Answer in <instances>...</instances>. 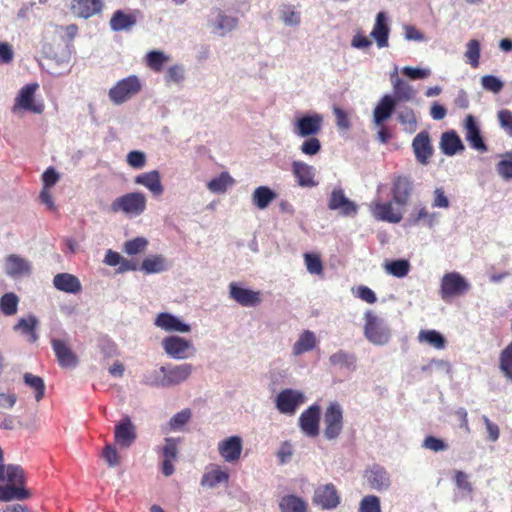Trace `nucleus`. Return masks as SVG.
<instances>
[{
	"label": "nucleus",
	"mask_w": 512,
	"mask_h": 512,
	"mask_svg": "<svg viewBox=\"0 0 512 512\" xmlns=\"http://www.w3.org/2000/svg\"><path fill=\"white\" fill-rule=\"evenodd\" d=\"M398 120L406 132L414 133L416 131L417 120L412 109L406 108L405 110L401 111L398 115Z\"/></svg>",
	"instance_id": "50"
},
{
	"label": "nucleus",
	"mask_w": 512,
	"mask_h": 512,
	"mask_svg": "<svg viewBox=\"0 0 512 512\" xmlns=\"http://www.w3.org/2000/svg\"><path fill=\"white\" fill-rule=\"evenodd\" d=\"M371 35L376 40L379 48L388 46L389 27L387 24L386 16L383 12H379L377 14Z\"/></svg>",
	"instance_id": "32"
},
{
	"label": "nucleus",
	"mask_w": 512,
	"mask_h": 512,
	"mask_svg": "<svg viewBox=\"0 0 512 512\" xmlns=\"http://www.w3.org/2000/svg\"><path fill=\"white\" fill-rule=\"evenodd\" d=\"M163 348L165 352L175 359H185L188 357V350L191 343L178 336H170L163 340Z\"/></svg>",
	"instance_id": "23"
},
{
	"label": "nucleus",
	"mask_w": 512,
	"mask_h": 512,
	"mask_svg": "<svg viewBox=\"0 0 512 512\" xmlns=\"http://www.w3.org/2000/svg\"><path fill=\"white\" fill-rule=\"evenodd\" d=\"M134 182L138 185L146 187L155 196H160L164 191V188L161 184L160 173L157 170L137 175L134 178Z\"/></svg>",
	"instance_id": "27"
},
{
	"label": "nucleus",
	"mask_w": 512,
	"mask_h": 512,
	"mask_svg": "<svg viewBox=\"0 0 512 512\" xmlns=\"http://www.w3.org/2000/svg\"><path fill=\"white\" fill-rule=\"evenodd\" d=\"M441 149L444 154L453 156L458 151H463L464 146L459 136L454 131H450L442 134Z\"/></svg>",
	"instance_id": "33"
},
{
	"label": "nucleus",
	"mask_w": 512,
	"mask_h": 512,
	"mask_svg": "<svg viewBox=\"0 0 512 512\" xmlns=\"http://www.w3.org/2000/svg\"><path fill=\"white\" fill-rule=\"evenodd\" d=\"M498 174L504 180L512 179V150L506 152L496 166Z\"/></svg>",
	"instance_id": "52"
},
{
	"label": "nucleus",
	"mask_w": 512,
	"mask_h": 512,
	"mask_svg": "<svg viewBox=\"0 0 512 512\" xmlns=\"http://www.w3.org/2000/svg\"><path fill=\"white\" fill-rule=\"evenodd\" d=\"M500 126L505 132L512 136V112L508 109H502L497 114Z\"/></svg>",
	"instance_id": "64"
},
{
	"label": "nucleus",
	"mask_w": 512,
	"mask_h": 512,
	"mask_svg": "<svg viewBox=\"0 0 512 512\" xmlns=\"http://www.w3.org/2000/svg\"><path fill=\"white\" fill-rule=\"evenodd\" d=\"M303 257L306 269L310 274L323 276L324 266L319 254L307 252Z\"/></svg>",
	"instance_id": "44"
},
{
	"label": "nucleus",
	"mask_w": 512,
	"mask_h": 512,
	"mask_svg": "<svg viewBox=\"0 0 512 512\" xmlns=\"http://www.w3.org/2000/svg\"><path fill=\"white\" fill-rule=\"evenodd\" d=\"M217 450L225 462L236 463L242 454L243 439L238 435L226 437L218 442Z\"/></svg>",
	"instance_id": "11"
},
{
	"label": "nucleus",
	"mask_w": 512,
	"mask_h": 512,
	"mask_svg": "<svg viewBox=\"0 0 512 512\" xmlns=\"http://www.w3.org/2000/svg\"><path fill=\"white\" fill-rule=\"evenodd\" d=\"M313 502L324 510L335 509L340 504V496L335 485L327 483L316 487Z\"/></svg>",
	"instance_id": "10"
},
{
	"label": "nucleus",
	"mask_w": 512,
	"mask_h": 512,
	"mask_svg": "<svg viewBox=\"0 0 512 512\" xmlns=\"http://www.w3.org/2000/svg\"><path fill=\"white\" fill-rule=\"evenodd\" d=\"M280 18L288 26H297L301 21L300 12L292 5H283L280 8Z\"/></svg>",
	"instance_id": "49"
},
{
	"label": "nucleus",
	"mask_w": 512,
	"mask_h": 512,
	"mask_svg": "<svg viewBox=\"0 0 512 512\" xmlns=\"http://www.w3.org/2000/svg\"><path fill=\"white\" fill-rule=\"evenodd\" d=\"M409 222L412 225H418L423 221L429 227H432L436 221V214L430 213L425 207L414 210L409 216Z\"/></svg>",
	"instance_id": "46"
},
{
	"label": "nucleus",
	"mask_w": 512,
	"mask_h": 512,
	"mask_svg": "<svg viewBox=\"0 0 512 512\" xmlns=\"http://www.w3.org/2000/svg\"><path fill=\"white\" fill-rule=\"evenodd\" d=\"M229 297L243 307H255L261 302L260 292L244 288L236 282L229 284Z\"/></svg>",
	"instance_id": "14"
},
{
	"label": "nucleus",
	"mask_w": 512,
	"mask_h": 512,
	"mask_svg": "<svg viewBox=\"0 0 512 512\" xmlns=\"http://www.w3.org/2000/svg\"><path fill=\"white\" fill-rule=\"evenodd\" d=\"M228 471L220 465L212 464L206 468L200 481V485L205 488L213 489L220 484L229 482Z\"/></svg>",
	"instance_id": "19"
},
{
	"label": "nucleus",
	"mask_w": 512,
	"mask_h": 512,
	"mask_svg": "<svg viewBox=\"0 0 512 512\" xmlns=\"http://www.w3.org/2000/svg\"><path fill=\"white\" fill-rule=\"evenodd\" d=\"M51 344L61 367L75 368L77 366L78 358L71 350L66 336L63 338L53 336Z\"/></svg>",
	"instance_id": "12"
},
{
	"label": "nucleus",
	"mask_w": 512,
	"mask_h": 512,
	"mask_svg": "<svg viewBox=\"0 0 512 512\" xmlns=\"http://www.w3.org/2000/svg\"><path fill=\"white\" fill-rule=\"evenodd\" d=\"M103 9L102 0H71V10L79 18L88 19Z\"/></svg>",
	"instance_id": "20"
},
{
	"label": "nucleus",
	"mask_w": 512,
	"mask_h": 512,
	"mask_svg": "<svg viewBox=\"0 0 512 512\" xmlns=\"http://www.w3.org/2000/svg\"><path fill=\"white\" fill-rule=\"evenodd\" d=\"M305 400L306 397L302 392L294 389H284L277 395L275 404L280 413L293 415Z\"/></svg>",
	"instance_id": "8"
},
{
	"label": "nucleus",
	"mask_w": 512,
	"mask_h": 512,
	"mask_svg": "<svg viewBox=\"0 0 512 512\" xmlns=\"http://www.w3.org/2000/svg\"><path fill=\"white\" fill-rule=\"evenodd\" d=\"M322 125L323 116L314 113L298 118L294 126V131L300 137H310L317 135L321 131Z\"/></svg>",
	"instance_id": "16"
},
{
	"label": "nucleus",
	"mask_w": 512,
	"mask_h": 512,
	"mask_svg": "<svg viewBox=\"0 0 512 512\" xmlns=\"http://www.w3.org/2000/svg\"><path fill=\"white\" fill-rule=\"evenodd\" d=\"M412 147L417 160L421 164H427L433 152L428 133L420 132L417 134L412 142Z\"/></svg>",
	"instance_id": "25"
},
{
	"label": "nucleus",
	"mask_w": 512,
	"mask_h": 512,
	"mask_svg": "<svg viewBox=\"0 0 512 512\" xmlns=\"http://www.w3.org/2000/svg\"><path fill=\"white\" fill-rule=\"evenodd\" d=\"M147 207V198L142 192H130L117 197L110 205L113 213L122 212L129 217L141 215Z\"/></svg>",
	"instance_id": "3"
},
{
	"label": "nucleus",
	"mask_w": 512,
	"mask_h": 512,
	"mask_svg": "<svg viewBox=\"0 0 512 512\" xmlns=\"http://www.w3.org/2000/svg\"><path fill=\"white\" fill-rule=\"evenodd\" d=\"M37 83L27 84L22 87L19 91L18 96L15 99L14 106L12 108L13 112H17L18 110H26L33 112L35 114H41L44 111L43 103H35V92L38 89Z\"/></svg>",
	"instance_id": "7"
},
{
	"label": "nucleus",
	"mask_w": 512,
	"mask_h": 512,
	"mask_svg": "<svg viewBox=\"0 0 512 512\" xmlns=\"http://www.w3.org/2000/svg\"><path fill=\"white\" fill-rule=\"evenodd\" d=\"M179 442V438L166 437L164 439V445L158 449V453L162 457L161 471L167 477L174 473L173 462L178 458Z\"/></svg>",
	"instance_id": "9"
},
{
	"label": "nucleus",
	"mask_w": 512,
	"mask_h": 512,
	"mask_svg": "<svg viewBox=\"0 0 512 512\" xmlns=\"http://www.w3.org/2000/svg\"><path fill=\"white\" fill-rule=\"evenodd\" d=\"M415 191L414 180L410 175L394 174L391 178V196L395 204L406 206Z\"/></svg>",
	"instance_id": "4"
},
{
	"label": "nucleus",
	"mask_w": 512,
	"mask_h": 512,
	"mask_svg": "<svg viewBox=\"0 0 512 512\" xmlns=\"http://www.w3.org/2000/svg\"><path fill=\"white\" fill-rule=\"evenodd\" d=\"M5 271L11 277H22L30 274L31 265L26 259L13 254L6 258Z\"/></svg>",
	"instance_id": "28"
},
{
	"label": "nucleus",
	"mask_w": 512,
	"mask_h": 512,
	"mask_svg": "<svg viewBox=\"0 0 512 512\" xmlns=\"http://www.w3.org/2000/svg\"><path fill=\"white\" fill-rule=\"evenodd\" d=\"M468 63L473 67L479 66L480 59V43L476 39H472L467 43V50L465 52Z\"/></svg>",
	"instance_id": "54"
},
{
	"label": "nucleus",
	"mask_w": 512,
	"mask_h": 512,
	"mask_svg": "<svg viewBox=\"0 0 512 512\" xmlns=\"http://www.w3.org/2000/svg\"><path fill=\"white\" fill-rule=\"evenodd\" d=\"M184 77L185 72L183 66L176 64L169 67L164 78L167 84H179L184 80Z\"/></svg>",
	"instance_id": "59"
},
{
	"label": "nucleus",
	"mask_w": 512,
	"mask_h": 512,
	"mask_svg": "<svg viewBox=\"0 0 512 512\" xmlns=\"http://www.w3.org/2000/svg\"><path fill=\"white\" fill-rule=\"evenodd\" d=\"M24 483L23 469L18 465H0V500H24L29 492L21 487Z\"/></svg>",
	"instance_id": "1"
},
{
	"label": "nucleus",
	"mask_w": 512,
	"mask_h": 512,
	"mask_svg": "<svg viewBox=\"0 0 512 512\" xmlns=\"http://www.w3.org/2000/svg\"><path fill=\"white\" fill-rule=\"evenodd\" d=\"M422 446L425 449H428V450H431L434 452L445 451L448 448V445L442 439L436 438L434 436H427L424 439Z\"/></svg>",
	"instance_id": "63"
},
{
	"label": "nucleus",
	"mask_w": 512,
	"mask_h": 512,
	"mask_svg": "<svg viewBox=\"0 0 512 512\" xmlns=\"http://www.w3.org/2000/svg\"><path fill=\"white\" fill-rule=\"evenodd\" d=\"M23 379L27 386L35 390L36 401H40L45 395V384L43 379L31 373H25Z\"/></svg>",
	"instance_id": "48"
},
{
	"label": "nucleus",
	"mask_w": 512,
	"mask_h": 512,
	"mask_svg": "<svg viewBox=\"0 0 512 512\" xmlns=\"http://www.w3.org/2000/svg\"><path fill=\"white\" fill-rule=\"evenodd\" d=\"M18 297L14 293H6L1 297L0 309L6 316H12L17 312Z\"/></svg>",
	"instance_id": "51"
},
{
	"label": "nucleus",
	"mask_w": 512,
	"mask_h": 512,
	"mask_svg": "<svg viewBox=\"0 0 512 512\" xmlns=\"http://www.w3.org/2000/svg\"><path fill=\"white\" fill-rule=\"evenodd\" d=\"M392 202L375 203L372 208V213L378 220L399 223L402 220V213L393 208Z\"/></svg>",
	"instance_id": "31"
},
{
	"label": "nucleus",
	"mask_w": 512,
	"mask_h": 512,
	"mask_svg": "<svg viewBox=\"0 0 512 512\" xmlns=\"http://www.w3.org/2000/svg\"><path fill=\"white\" fill-rule=\"evenodd\" d=\"M365 478L369 486L377 491H386L391 486L388 471L379 464H373L365 471Z\"/></svg>",
	"instance_id": "17"
},
{
	"label": "nucleus",
	"mask_w": 512,
	"mask_h": 512,
	"mask_svg": "<svg viewBox=\"0 0 512 512\" xmlns=\"http://www.w3.org/2000/svg\"><path fill=\"white\" fill-rule=\"evenodd\" d=\"M464 127L465 137L466 140L470 143V145L478 151H487V146L483 141L480 129L475 121V118L472 115H467Z\"/></svg>",
	"instance_id": "24"
},
{
	"label": "nucleus",
	"mask_w": 512,
	"mask_h": 512,
	"mask_svg": "<svg viewBox=\"0 0 512 512\" xmlns=\"http://www.w3.org/2000/svg\"><path fill=\"white\" fill-rule=\"evenodd\" d=\"M343 409L338 402H332L324 413V436L328 440L337 439L343 430Z\"/></svg>",
	"instance_id": "6"
},
{
	"label": "nucleus",
	"mask_w": 512,
	"mask_h": 512,
	"mask_svg": "<svg viewBox=\"0 0 512 512\" xmlns=\"http://www.w3.org/2000/svg\"><path fill=\"white\" fill-rule=\"evenodd\" d=\"M143 383L151 386V387H167L166 382V373H165V367L161 366L159 368L147 371L143 375Z\"/></svg>",
	"instance_id": "38"
},
{
	"label": "nucleus",
	"mask_w": 512,
	"mask_h": 512,
	"mask_svg": "<svg viewBox=\"0 0 512 512\" xmlns=\"http://www.w3.org/2000/svg\"><path fill=\"white\" fill-rule=\"evenodd\" d=\"M359 512H381L380 499L375 495L365 496L360 502Z\"/></svg>",
	"instance_id": "58"
},
{
	"label": "nucleus",
	"mask_w": 512,
	"mask_h": 512,
	"mask_svg": "<svg viewBox=\"0 0 512 512\" xmlns=\"http://www.w3.org/2000/svg\"><path fill=\"white\" fill-rule=\"evenodd\" d=\"M328 208L330 210H337L343 216H354L357 214V205L349 200L342 188H334L331 192Z\"/></svg>",
	"instance_id": "15"
},
{
	"label": "nucleus",
	"mask_w": 512,
	"mask_h": 512,
	"mask_svg": "<svg viewBox=\"0 0 512 512\" xmlns=\"http://www.w3.org/2000/svg\"><path fill=\"white\" fill-rule=\"evenodd\" d=\"M316 346L315 334L309 330L302 332L293 346V354L299 356L313 350Z\"/></svg>",
	"instance_id": "36"
},
{
	"label": "nucleus",
	"mask_w": 512,
	"mask_h": 512,
	"mask_svg": "<svg viewBox=\"0 0 512 512\" xmlns=\"http://www.w3.org/2000/svg\"><path fill=\"white\" fill-rule=\"evenodd\" d=\"M167 268L166 260L162 255H152L142 261L141 269L147 273H160Z\"/></svg>",
	"instance_id": "40"
},
{
	"label": "nucleus",
	"mask_w": 512,
	"mask_h": 512,
	"mask_svg": "<svg viewBox=\"0 0 512 512\" xmlns=\"http://www.w3.org/2000/svg\"><path fill=\"white\" fill-rule=\"evenodd\" d=\"M137 438L136 427L130 417L125 416L116 426L114 439L121 448L130 447Z\"/></svg>",
	"instance_id": "18"
},
{
	"label": "nucleus",
	"mask_w": 512,
	"mask_h": 512,
	"mask_svg": "<svg viewBox=\"0 0 512 512\" xmlns=\"http://www.w3.org/2000/svg\"><path fill=\"white\" fill-rule=\"evenodd\" d=\"M281 512H306L305 502L294 495H288L281 499L279 503Z\"/></svg>",
	"instance_id": "42"
},
{
	"label": "nucleus",
	"mask_w": 512,
	"mask_h": 512,
	"mask_svg": "<svg viewBox=\"0 0 512 512\" xmlns=\"http://www.w3.org/2000/svg\"><path fill=\"white\" fill-rule=\"evenodd\" d=\"M53 285L59 291L78 294L82 290L80 280L70 273H58L53 278Z\"/></svg>",
	"instance_id": "26"
},
{
	"label": "nucleus",
	"mask_w": 512,
	"mask_h": 512,
	"mask_svg": "<svg viewBox=\"0 0 512 512\" xmlns=\"http://www.w3.org/2000/svg\"><path fill=\"white\" fill-rule=\"evenodd\" d=\"M37 323L38 322H18L14 326V331L28 336V341L35 342L37 340L35 333Z\"/></svg>",
	"instance_id": "60"
},
{
	"label": "nucleus",
	"mask_w": 512,
	"mask_h": 512,
	"mask_svg": "<svg viewBox=\"0 0 512 512\" xmlns=\"http://www.w3.org/2000/svg\"><path fill=\"white\" fill-rule=\"evenodd\" d=\"M330 364L340 369L355 370L356 357L354 354L339 350L329 358Z\"/></svg>",
	"instance_id": "37"
},
{
	"label": "nucleus",
	"mask_w": 512,
	"mask_h": 512,
	"mask_svg": "<svg viewBox=\"0 0 512 512\" xmlns=\"http://www.w3.org/2000/svg\"><path fill=\"white\" fill-rule=\"evenodd\" d=\"M148 245V241L144 237H136L129 240L124 245V251L128 255H136L143 252Z\"/></svg>",
	"instance_id": "56"
},
{
	"label": "nucleus",
	"mask_w": 512,
	"mask_h": 512,
	"mask_svg": "<svg viewBox=\"0 0 512 512\" xmlns=\"http://www.w3.org/2000/svg\"><path fill=\"white\" fill-rule=\"evenodd\" d=\"M499 368L504 376L512 381V342L501 352Z\"/></svg>",
	"instance_id": "47"
},
{
	"label": "nucleus",
	"mask_w": 512,
	"mask_h": 512,
	"mask_svg": "<svg viewBox=\"0 0 512 512\" xmlns=\"http://www.w3.org/2000/svg\"><path fill=\"white\" fill-rule=\"evenodd\" d=\"M292 170L300 186H316L317 183L314 180V168L312 166L301 161H294L292 164Z\"/></svg>",
	"instance_id": "30"
},
{
	"label": "nucleus",
	"mask_w": 512,
	"mask_h": 512,
	"mask_svg": "<svg viewBox=\"0 0 512 512\" xmlns=\"http://www.w3.org/2000/svg\"><path fill=\"white\" fill-rule=\"evenodd\" d=\"M410 265L407 260H394L386 264V270L393 276L402 278L409 272Z\"/></svg>",
	"instance_id": "53"
},
{
	"label": "nucleus",
	"mask_w": 512,
	"mask_h": 512,
	"mask_svg": "<svg viewBox=\"0 0 512 512\" xmlns=\"http://www.w3.org/2000/svg\"><path fill=\"white\" fill-rule=\"evenodd\" d=\"M136 24V17L132 14L117 10L110 19V27L114 31L129 30Z\"/></svg>",
	"instance_id": "34"
},
{
	"label": "nucleus",
	"mask_w": 512,
	"mask_h": 512,
	"mask_svg": "<svg viewBox=\"0 0 512 512\" xmlns=\"http://www.w3.org/2000/svg\"><path fill=\"white\" fill-rule=\"evenodd\" d=\"M321 408L317 404L311 405L303 411L299 417V427L308 437H316L319 434Z\"/></svg>",
	"instance_id": "13"
},
{
	"label": "nucleus",
	"mask_w": 512,
	"mask_h": 512,
	"mask_svg": "<svg viewBox=\"0 0 512 512\" xmlns=\"http://www.w3.org/2000/svg\"><path fill=\"white\" fill-rule=\"evenodd\" d=\"M300 150L305 155L313 156L321 150V143L318 138L310 136L302 143Z\"/></svg>",
	"instance_id": "62"
},
{
	"label": "nucleus",
	"mask_w": 512,
	"mask_h": 512,
	"mask_svg": "<svg viewBox=\"0 0 512 512\" xmlns=\"http://www.w3.org/2000/svg\"><path fill=\"white\" fill-rule=\"evenodd\" d=\"M471 290V283L459 272L445 273L440 282L439 295L445 302L464 297Z\"/></svg>",
	"instance_id": "2"
},
{
	"label": "nucleus",
	"mask_w": 512,
	"mask_h": 512,
	"mask_svg": "<svg viewBox=\"0 0 512 512\" xmlns=\"http://www.w3.org/2000/svg\"><path fill=\"white\" fill-rule=\"evenodd\" d=\"M277 197L276 193L267 186L257 187L252 194V202L258 209H265Z\"/></svg>",
	"instance_id": "35"
},
{
	"label": "nucleus",
	"mask_w": 512,
	"mask_h": 512,
	"mask_svg": "<svg viewBox=\"0 0 512 512\" xmlns=\"http://www.w3.org/2000/svg\"><path fill=\"white\" fill-rule=\"evenodd\" d=\"M142 88L141 82L137 76L131 75L124 79L119 80L110 90L109 98L116 104L120 105L135 95H137Z\"/></svg>",
	"instance_id": "5"
},
{
	"label": "nucleus",
	"mask_w": 512,
	"mask_h": 512,
	"mask_svg": "<svg viewBox=\"0 0 512 512\" xmlns=\"http://www.w3.org/2000/svg\"><path fill=\"white\" fill-rule=\"evenodd\" d=\"M234 183L233 178L228 172H222L218 177L208 182V188L215 193H224L227 188Z\"/></svg>",
	"instance_id": "45"
},
{
	"label": "nucleus",
	"mask_w": 512,
	"mask_h": 512,
	"mask_svg": "<svg viewBox=\"0 0 512 512\" xmlns=\"http://www.w3.org/2000/svg\"><path fill=\"white\" fill-rule=\"evenodd\" d=\"M418 339L422 343H427L436 349H444L446 340L441 333L436 330H421Z\"/></svg>",
	"instance_id": "41"
},
{
	"label": "nucleus",
	"mask_w": 512,
	"mask_h": 512,
	"mask_svg": "<svg viewBox=\"0 0 512 512\" xmlns=\"http://www.w3.org/2000/svg\"><path fill=\"white\" fill-rule=\"evenodd\" d=\"M167 387L176 386L187 380L193 371L192 364L165 365Z\"/></svg>",
	"instance_id": "21"
},
{
	"label": "nucleus",
	"mask_w": 512,
	"mask_h": 512,
	"mask_svg": "<svg viewBox=\"0 0 512 512\" xmlns=\"http://www.w3.org/2000/svg\"><path fill=\"white\" fill-rule=\"evenodd\" d=\"M191 410L183 409L171 417L168 422V426L172 431L180 430L191 418Z\"/></svg>",
	"instance_id": "55"
},
{
	"label": "nucleus",
	"mask_w": 512,
	"mask_h": 512,
	"mask_svg": "<svg viewBox=\"0 0 512 512\" xmlns=\"http://www.w3.org/2000/svg\"><path fill=\"white\" fill-rule=\"evenodd\" d=\"M238 20L235 17L227 16L222 12H219L215 27L224 32H229L237 26Z\"/></svg>",
	"instance_id": "57"
},
{
	"label": "nucleus",
	"mask_w": 512,
	"mask_h": 512,
	"mask_svg": "<svg viewBox=\"0 0 512 512\" xmlns=\"http://www.w3.org/2000/svg\"><path fill=\"white\" fill-rule=\"evenodd\" d=\"M393 92L395 101H410L415 96L413 88L398 77L393 81Z\"/></svg>",
	"instance_id": "39"
},
{
	"label": "nucleus",
	"mask_w": 512,
	"mask_h": 512,
	"mask_svg": "<svg viewBox=\"0 0 512 512\" xmlns=\"http://www.w3.org/2000/svg\"><path fill=\"white\" fill-rule=\"evenodd\" d=\"M395 106L396 101L392 96H383L373 112L375 125L382 126V124H384V122L391 117L393 111L395 110Z\"/></svg>",
	"instance_id": "29"
},
{
	"label": "nucleus",
	"mask_w": 512,
	"mask_h": 512,
	"mask_svg": "<svg viewBox=\"0 0 512 512\" xmlns=\"http://www.w3.org/2000/svg\"><path fill=\"white\" fill-rule=\"evenodd\" d=\"M169 61L167 56L162 51L153 50L146 54L145 63L154 72H161L165 63Z\"/></svg>",
	"instance_id": "43"
},
{
	"label": "nucleus",
	"mask_w": 512,
	"mask_h": 512,
	"mask_svg": "<svg viewBox=\"0 0 512 512\" xmlns=\"http://www.w3.org/2000/svg\"><path fill=\"white\" fill-rule=\"evenodd\" d=\"M482 87L490 92L499 93L504 84L503 82L493 75H485L481 79Z\"/></svg>",
	"instance_id": "61"
},
{
	"label": "nucleus",
	"mask_w": 512,
	"mask_h": 512,
	"mask_svg": "<svg viewBox=\"0 0 512 512\" xmlns=\"http://www.w3.org/2000/svg\"><path fill=\"white\" fill-rule=\"evenodd\" d=\"M364 333L374 345H385L390 339V330L383 322H366Z\"/></svg>",
	"instance_id": "22"
}]
</instances>
